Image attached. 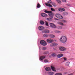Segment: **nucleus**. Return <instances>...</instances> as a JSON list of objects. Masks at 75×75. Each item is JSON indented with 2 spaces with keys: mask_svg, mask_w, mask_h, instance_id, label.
<instances>
[{
  "mask_svg": "<svg viewBox=\"0 0 75 75\" xmlns=\"http://www.w3.org/2000/svg\"><path fill=\"white\" fill-rule=\"evenodd\" d=\"M67 40V37L65 36H62L60 38V41L62 43L66 42Z\"/></svg>",
  "mask_w": 75,
  "mask_h": 75,
  "instance_id": "f257e3e1",
  "label": "nucleus"
},
{
  "mask_svg": "<svg viewBox=\"0 0 75 75\" xmlns=\"http://www.w3.org/2000/svg\"><path fill=\"white\" fill-rule=\"evenodd\" d=\"M48 3H46L45 4V5H46L47 7H52V6L50 4L52 3V1L51 0H49V1L47 2Z\"/></svg>",
  "mask_w": 75,
  "mask_h": 75,
  "instance_id": "f03ea898",
  "label": "nucleus"
},
{
  "mask_svg": "<svg viewBox=\"0 0 75 75\" xmlns=\"http://www.w3.org/2000/svg\"><path fill=\"white\" fill-rule=\"evenodd\" d=\"M55 16L57 18H59L60 19H62V18H63L62 16L59 13H56L55 15Z\"/></svg>",
  "mask_w": 75,
  "mask_h": 75,
  "instance_id": "7ed1b4c3",
  "label": "nucleus"
},
{
  "mask_svg": "<svg viewBox=\"0 0 75 75\" xmlns=\"http://www.w3.org/2000/svg\"><path fill=\"white\" fill-rule=\"evenodd\" d=\"M40 43L41 45H42L43 46H45V45H47V42L43 40H41L40 41Z\"/></svg>",
  "mask_w": 75,
  "mask_h": 75,
  "instance_id": "20e7f679",
  "label": "nucleus"
},
{
  "mask_svg": "<svg viewBox=\"0 0 75 75\" xmlns=\"http://www.w3.org/2000/svg\"><path fill=\"white\" fill-rule=\"evenodd\" d=\"M40 43L41 45H42L43 46H45V45H47V42L43 40H41L40 41Z\"/></svg>",
  "mask_w": 75,
  "mask_h": 75,
  "instance_id": "39448f33",
  "label": "nucleus"
},
{
  "mask_svg": "<svg viewBox=\"0 0 75 75\" xmlns=\"http://www.w3.org/2000/svg\"><path fill=\"white\" fill-rule=\"evenodd\" d=\"M59 49L61 51H64L65 50H67V49L65 47L60 46L59 47Z\"/></svg>",
  "mask_w": 75,
  "mask_h": 75,
  "instance_id": "423d86ee",
  "label": "nucleus"
},
{
  "mask_svg": "<svg viewBox=\"0 0 75 75\" xmlns=\"http://www.w3.org/2000/svg\"><path fill=\"white\" fill-rule=\"evenodd\" d=\"M50 26L51 27H52V28H55L57 27L56 25L52 23L50 24Z\"/></svg>",
  "mask_w": 75,
  "mask_h": 75,
  "instance_id": "0eeeda50",
  "label": "nucleus"
},
{
  "mask_svg": "<svg viewBox=\"0 0 75 75\" xmlns=\"http://www.w3.org/2000/svg\"><path fill=\"white\" fill-rule=\"evenodd\" d=\"M38 28L40 31H42V30H43V29H44V27L42 26H40L38 27Z\"/></svg>",
  "mask_w": 75,
  "mask_h": 75,
  "instance_id": "6e6552de",
  "label": "nucleus"
},
{
  "mask_svg": "<svg viewBox=\"0 0 75 75\" xmlns=\"http://www.w3.org/2000/svg\"><path fill=\"white\" fill-rule=\"evenodd\" d=\"M53 14L52 12H51L50 13L48 14L49 16L50 17V18H51L52 19L53 18Z\"/></svg>",
  "mask_w": 75,
  "mask_h": 75,
  "instance_id": "1a4fd4ad",
  "label": "nucleus"
},
{
  "mask_svg": "<svg viewBox=\"0 0 75 75\" xmlns=\"http://www.w3.org/2000/svg\"><path fill=\"white\" fill-rule=\"evenodd\" d=\"M47 42H52L53 40L51 39H47Z\"/></svg>",
  "mask_w": 75,
  "mask_h": 75,
  "instance_id": "9d476101",
  "label": "nucleus"
},
{
  "mask_svg": "<svg viewBox=\"0 0 75 75\" xmlns=\"http://www.w3.org/2000/svg\"><path fill=\"white\" fill-rule=\"evenodd\" d=\"M42 32V33H50V30L47 29H46L44 30Z\"/></svg>",
  "mask_w": 75,
  "mask_h": 75,
  "instance_id": "9b49d317",
  "label": "nucleus"
},
{
  "mask_svg": "<svg viewBox=\"0 0 75 75\" xmlns=\"http://www.w3.org/2000/svg\"><path fill=\"white\" fill-rule=\"evenodd\" d=\"M58 10L59 11H65V10L64 8H59Z\"/></svg>",
  "mask_w": 75,
  "mask_h": 75,
  "instance_id": "f8f14e48",
  "label": "nucleus"
},
{
  "mask_svg": "<svg viewBox=\"0 0 75 75\" xmlns=\"http://www.w3.org/2000/svg\"><path fill=\"white\" fill-rule=\"evenodd\" d=\"M45 70L46 71H51V68L49 67H47L45 68Z\"/></svg>",
  "mask_w": 75,
  "mask_h": 75,
  "instance_id": "ddd939ff",
  "label": "nucleus"
},
{
  "mask_svg": "<svg viewBox=\"0 0 75 75\" xmlns=\"http://www.w3.org/2000/svg\"><path fill=\"white\" fill-rule=\"evenodd\" d=\"M41 16H42V17H45L47 16V14L44 13H42L41 14Z\"/></svg>",
  "mask_w": 75,
  "mask_h": 75,
  "instance_id": "4468645a",
  "label": "nucleus"
},
{
  "mask_svg": "<svg viewBox=\"0 0 75 75\" xmlns=\"http://www.w3.org/2000/svg\"><path fill=\"white\" fill-rule=\"evenodd\" d=\"M63 57V54H60L58 55L57 57V58H61V57Z\"/></svg>",
  "mask_w": 75,
  "mask_h": 75,
  "instance_id": "2eb2a0df",
  "label": "nucleus"
},
{
  "mask_svg": "<svg viewBox=\"0 0 75 75\" xmlns=\"http://www.w3.org/2000/svg\"><path fill=\"white\" fill-rule=\"evenodd\" d=\"M51 68L52 69V71H54V72H55V71H56V70H55V68L54 67L52 66L51 67Z\"/></svg>",
  "mask_w": 75,
  "mask_h": 75,
  "instance_id": "dca6fc26",
  "label": "nucleus"
},
{
  "mask_svg": "<svg viewBox=\"0 0 75 75\" xmlns=\"http://www.w3.org/2000/svg\"><path fill=\"white\" fill-rule=\"evenodd\" d=\"M47 73L49 75H52L54 74V72H48Z\"/></svg>",
  "mask_w": 75,
  "mask_h": 75,
  "instance_id": "f3484780",
  "label": "nucleus"
},
{
  "mask_svg": "<svg viewBox=\"0 0 75 75\" xmlns=\"http://www.w3.org/2000/svg\"><path fill=\"white\" fill-rule=\"evenodd\" d=\"M44 12L46 13H48L49 14H50V13H52V11H49L47 10L45 11Z\"/></svg>",
  "mask_w": 75,
  "mask_h": 75,
  "instance_id": "a211bd4d",
  "label": "nucleus"
},
{
  "mask_svg": "<svg viewBox=\"0 0 75 75\" xmlns=\"http://www.w3.org/2000/svg\"><path fill=\"white\" fill-rule=\"evenodd\" d=\"M49 37L50 38H54L55 37V35L52 34L49 35Z\"/></svg>",
  "mask_w": 75,
  "mask_h": 75,
  "instance_id": "6ab92c4d",
  "label": "nucleus"
},
{
  "mask_svg": "<svg viewBox=\"0 0 75 75\" xmlns=\"http://www.w3.org/2000/svg\"><path fill=\"white\" fill-rule=\"evenodd\" d=\"M45 58V56H41L40 57V60H43V59H44Z\"/></svg>",
  "mask_w": 75,
  "mask_h": 75,
  "instance_id": "aec40b11",
  "label": "nucleus"
},
{
  "mask_svg": "<svg viewBox=\"0 0 75 75\" xmlns=\"http://www.w3.org/2000/svg\"><path fill=\"white\" fill-rule=\"evenodd\" d=\"M40 23L41 24H42V25L43 24H45V23L44 22V21H40Z\"/></svg>",
  "mask_w": 75,
  "mask_h": 75,
  "instance_id": "412c9836",
  "label": "nucleus"
},
{
  "mask_svg": "<svg viewBox=\"0 0 75 75\" xmlns=\"http://www.w3.org/2000/svg\"><path fill=\"white\" fill-rule=\"evenodd\" d=\"M40 7H41V5H40V4H39V3H38L37 5V8H40Z\"/></svg>",
  "mask_w": 75,
  "mask_h": 75,
  "instance_id": "4be33fe9",
  "label": "nucleus"
},
{
  "mask_svg": "<svg viewBox=\"0 0 75 75\" xmlns=\"http://www.w3.org/2000/svg\"><path fill=\"white\" fill-rule=\"evenodd\" d=\"M46 19L47 20V21H52V19L51 18H47Z\"/></svg>",
  "mask_w": 75,
  "mask_h": 75,
  "instance_id": "5701e85b",
  "label": "nucleus"
},
{
  "mask_svg": "<svg viewBox=\"0 0 75 75\" xmlns=\"http://www.w3.org/2000/svg\"><path fill=\"white\" fill-rule=\"evenodd\" d=\"M69 63L70 62H66V66H69Z\"/></svg>",
  "mask_w": 75,
  "mask_h": 75,
  "instance_id": "b1692460",
  "label": "nucleus"
},
{
  "mask_svg": "<svg viewBox=\"0 0 75 75\" xmlns=\"http://www.w3.org/2000/svg\"><path fill=\"white\" fill-rule=\"evenodd\" d=\"M54 33H60L61 31L58 30H55Z\"/></svg>",
  "mask_w": 75,
  "mask_h": 75,
  "instance_id": "393cba45",
  "label": "nucleus"
},
{
  "mask_svg": "<svg viewBox=\"0 0 75 75\" xmlns=\"http://www.w3.org/2000/svg\"><path fill=\"white\" fill-rule=\"evenodd\" d=\"M48 36V35L47 34H44L43 35V37H47Z\"/></svg>",
  "mask_w": 75,
  "mask_h": 75,
  "instance_id": "a878e982",
  "label": "nucleus"
},
{
  "mask_svg": "<svg viewBox=\"0 0 75 75\" xmlns=\"http://www.w3.org/2000/svg\"><path fill=\"white\" fill-rule=\"evenodd\" d=\"M58 24L60 25H64V23H62L60 22H59Z\"/></svg>",
  "mask_w": 75,
  "mask_h": 75,
  "instance_id": "bb28decb",
  "label": "nucleus"
},
{
  "mask_svg": "<svg viewBox=\"0 0 75 75\" xmlns=\"http://www.w3.org/2000/svg\"><path fill=\"white\" fill-rule=\"evenodd\" d=\"M56 1L57 2V3H61V1L60 0H56Z\"/></svg>",
  "mask_w": 75,
  "mask_h": 75,
  "instance_id": "cd10ccee",
  "label": "nucleus"
},
{
  "mask_svg": "<svg viewBox=\"0 0 75 75\" xmlns=\"http://www.w3.org/2000/svg\"><path fill=\"white\" fill-rule=\"evenodd\" d=\"M44 62L45 63H47V62H48V60L45 59L44 60Z\"/></svg>",
  "mask_w": 75,
  "mask_h": 75,
  "instance_id": "c85d7f7f",
  "label": "nucleus"
},
{
  "mask_svg": "<svg viewBox=\"0 0 75 75\" xmlns=\"http://www.w3.org/2000/svg\"><path fill=\"white\" fill-rule=\"evenodd\" d=\"M56 54L55 53H53L52 54V57H54L55 56H56Z\"/></svg>",
  "mask_w": 75,
  "mask_h": 75,
  "instance_id": "c756f323",
  "label": "nucleus"
},
{
  "mask_svg": "<svg viewBox=\"0 0 75 75\" xmlns=\"http://www.w3.org/2000/svg\"><path fill=\"white\" fill-rule=\"evenodd\" d=\"M52 5L54 7H56L57 6V4L55 3L52 4Z\"/></svg>",
  "mask_w": 75,
  "mask_h": 75,
  "instance_id": "7c9ffc66",
  "label": "nucleus"
},
{
  "mask_svg": "<svg viewBox=\"0 0 75 75\" xmlns=\"http://www.w3.org/2000/svg\"><path fill=\"white\" fill-rule=\"evenodd\" d=\"M53 43V45L54 46H57V45H58V44H57L56 43Z\"/></svg>",
  "mask_w": 75,
  "mask_h": 75,
  "instance_id": "2f4dec72",
  "label": "nucleus"
},
{
  "mask_svg": "<svg viewBox=\"0 0 75 75\" xmlns=\"http://www.w3.org/2000/svg\"><path fill=\"white\" fill-rule=\"evenodd\" d=\"M51 11H55V9H54V8H51Z\"/></svg>",
  "mask_w": 75,
  "mask_h": 75,
  "instance_id": "473e14b6",
  "label": "nucleus"
},
{
  "mask_svg": "<svg viewBox=\"0 0 75 75\" xmlns=\"http://www.w3.org/2000/svg\"><path fill=\"white\" fill-rule=\"evenodd\" d=\"M45 22L46 25H47V26H48V22L47 21H45Z\"/></svg>",
  "mask_w": 75,
  "mask_h": 75,
  "instance_id": "72a5a7b5",
  "label": "nucleus"
},
{
  "mask_svg": "<svg viewBox=\"0 0 75 75\" xmlns=\"http://www.w3.org/2000/svg\"><path fill=\"white\" fill-rule=\"evenodd\" d=\"M62 23H66V22H67V21L65 20H62Z\"/></svg>",
  "mask_w": 75,
  "mask_h": 75,
  "instance_id": "f704fd0d",
  "label": "nucleus"
},
{
  "mask_svg": "<svg viewBox=\"0 0 75 75\" xmlns=\"http://www.w3.org/2000/svg\"><path fill=\"white\" fill-rule=\"evenodd\" d=\"M55 75H62V74L60 73H57Z\"/></svg>",
  "mask_w": 75,
  "mask_h": 75,
  "instance_id": "c9c22d12",
  "label": "nucleus"
},
{
  "mask_svg": "<svg viewBox=\"0 0 75 75\" xmlns=\"http://www.w3.org/2000/svg\"><path fill=\"white\" fill-rule=\"evenodd\" d=\"M47 49L45 47H43L42 48V50H46Z\"/></svg>",
  "mask_w": 75,
  "mask_h": 75,
  "instance_id": "e433bc0d",
  "label": "nucleus"
},
{
  "mask_svg": "<svg viewBox=\"0 0 75 75\" xmlns=\"http://www.w3.org/2000/svg\"><path fill=\"white\" fill-rule=\"evenodd\" d=\"M48 54V52H45L44 53V54Z\"/></svg>",
  "mask_w": 75,
  "mask_h": 75,
  "instance_id": "4c0bfd02",
  "label": "nucleus"
},
{
  "mask_svg": "<svg viewBox=\"0 0 75 75\" xmlns=\"http://www.w3.org/2000/svg\"><path fill=\"white\" fill-rule=\"evenodd\" d=\"M50 45V46H51V47H53V46H54V44H53V43H52V44H51Z\"/></svg>",
  "mask_w": 75,
  "mask_h": 75,
  "instance_id": "58836bf2",
  "label": "nucleus"
},
{
  "mask_svg": "<svg viewBox=\"0 0 75 75\" xmlns=\"http://www.w3.org/2000/svg\"><path fill=\"white\" fill-rule=\"evenodd\" d=\"M62 27L61 26L59 27V29H62Z\"/></svg>",
  "mask_w": 75,
  "mask_h": 75,
  "instance_id": "ea45409f",
  "label": "nucleus"
},
{
  "mask_svg": "<svg viewBox=\"0 0 75 75\" xmlns=\"http://www.w3.org/2000/svg\"><path fill=\"white\" fill-rule=\"evenodd\" d=\"M62 2H65L66 1V0H62Z\"/></svg>",
  "mask_w": 75,
  "mask_h": 75,
  "instance_id": "a19ab883",
  "label": "nucleus"
},
{
  "mask_svg": "<svg viewBox=\"0 0 75 75\" xmlns=\"http://www.w3.org/2000/svg\"><path fill=\"white\" fill-rule=\"evenodd\" d=\"M64 58V60H66V59H67V58H66L64 57V58Z\"/></svg>",
  "mask_w": 75,
  "mask_h": 75,
  "instance_id": "79ce46f5",
  "label": "nucleus"
},
{
  "mask_svg": "<svg viewBox=\"0 0 75 75\" xmlns=\"http://www.w3.org/2000/svg\"><path fill=\"white\" fill-rule=\"evenodd\" d=\"M65 14L66 15H67V14H68V13H67V12H66V13H65Z\"/></svg>",
  "mask_w": 75,
  "mask_h": 75,
  "instance_id": "37998d69",
  "label": "nucleus"
},
{
  "mask_svg": "<svg viewBox=\"0 0 75 75\" xmlns=\"http://www.w3.org/2000/svg\"><path fill=\"white\" fill-rule=\"evenodd\" d=\"M67 73H65V74H67Z\"/></svg>",
  "mask_w": 75,
  "mask_h": 75,
  "instance_id": "c03bdc74",
  "label": "nucleus"
},
{
  "mask_svg": "<svg viewBox=\"0 0 75 75\" xmlns=\"http://www.w3.org/2000/svg\"><path fill=\"white\" fill-rule=\"evenodd\" d=\"M57 20H58V19H57Z\"/></svg>",
  "mask_w": 75,
  "mask_h": 75,
  "instance_id": "a18cd8bd",
  "label": "nucleus"
}]
</instances>
